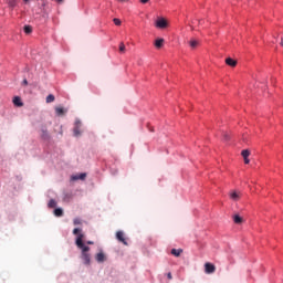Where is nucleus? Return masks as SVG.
<instances>
[{
    "label": "nucleus",
    "mask_w": 283,
    "mask_h": 283,
    "mask_svg": "<svg viewBox=\"0 0 283 283\" xmlns=\"http://www.w3.org/2000/svg\"><path fill=\"white\" fill-rule=\"evenodd\" d=\"M199 24L202 25V20L199 21Z\"/></svg>",
    "instance_id": "obj_35"
},
{
    "label": "nucleus",
    "mask_w": 283,
    "mask_h": 283,
    "mask_svg": "<svg viewBox=\"0 0 283 283\" xmlns=\"http://www.w3.org/2000/svg\"><path fill=\"white\" fill-rule=\"evenodd\" d=\"M142 3H149V0H139Z\"/></svg>",
    "instance_id": "obj_31"
},
{
    "label": "nucleus",
    "mask_w": 283,
    "mask_h": 283,
    "mask_svg": "<svg viewBox=\"0 0 283 283\" xmlns=\"http://www.w3.org/2000/svg\"><path fill=\"white\" fill-rule=\"evenodd\" d=\"M170 253L171 255H175V258H180V255L182 254V249H172Z\"/></svg>",
    "instance_id": "obj_14"
},
{
    "label": "nucleus",
    "mask_w": 283,
    "mask_h": 283,
    "mask_svg": "<svg viewBox=\"0 0 283 283\" xmlns=\"http://www.w3.org/2000/svg\"><path fill=\"white\" fill-rule=\"evenodd\" d=\"M55 114L57 116H63V114H65V108H63V107H55Z\"/></svg>",
    "instance_id": "obj_16"
},
{
    "label": "nucleus",
    "mask_w": 283,
    "mask_h": 283,
    "mask_svg": "<svg viewBox=\"0 0 283 283\" xmlns=\"http://www.w3.org/2000/svg\"><path fill=\"white\" fill-rule=\"evenodd\" d=\"M241 156H243V158H249V156H251V151L244 149L242 150Z\"/></svg>",
    "instance_id": "obj_21"
},
{
    "label": "nucleus",
    "mask_w": 283,
    "mask_h": 283,
    "mask_svg": "<svg viewBox=\"0 0 283 283\" xmlns=\"http://www.w3.org/2000/svg\"><path fill=\"white\" fill-rule=\"evenodd\" d=\"M56 207V200L51 199L48 203L49 209H54Z\"/></svg>",
    "instance_id": "obj_18"
},
{
    "label": "nucleus",
    "mask_w": 283,
    "mask_h": 283,
    "mask_svg": "<svg viewBox=\"0 0 283 283\" xmlns=\"http://www.w3.org/2000/svg\"><path fill=\"white\" fill-rule=\"evenodd\" d=\"M86 177H87L86 174H81V175L77 177V180H85Z\"/></svg>",
    "instance_id": "obj_25"
},
{
    "label": "nucleus",
    "mask_w": 283,
    "mask_h": 283,
    "mask_svg": "<svg viewBox=\"0 0 283 283\" xmlns=\"http://www.w3.org/2000/svg\"><path fill=\"white\" fill-rule=\"evenodd\" d=\"M73 235H77L76 240H75V244L77 247V249H83L87 245H85V243H83V240L85 239V234L83 233V229L80 228H75L73 230Z\"/></svg>",
    "instance_id": "obj_1"
},
{
    "label": "nucleus",
    "mask_w": 283,
    "mask_h": 283,
    "mask_svg": "<svg viewBox=\"0 0 283 283\" xmlns=\"http://www.w3.org/2000/svg\"><path fill=\"white\" fill-rule=\"evenodd\" d=\"M168 280H172L171 272L167 274Z\"/></svg>",
    "instance_id": "obj_30"
},
{
    "label": "nucleus",
    "mask_w": 283,
    "mask_h": 283,
    "mask_svg": "<svg viewBox=\"0 0 283 283\" xmlns=\"http://www.w3.org/2000/svg\"><path fill=\"white\" fill-rule=\"evenodd\" d=\"M54 216H55L56 218H61V217L63 216V209L56 208V209L54 210Z\"/></svg>",
    "instance_id": "obj_17"
},
{
    "label": "nucleus",
    "mask_w": 283,
    "mask_h": 283,
    "mask_svg": "<svg viewBox=\"0 0 283 283\" xmlns=\"http://www.w3.org/2000/svg\"><path fill=\"white\" fill-rule=\"evenodd\" d=\"M95 260H96V262H99V263L105 262V260H106L105 253H103V252L97 253V254L95 255Z\"/></svg>",
    "instance_id": "obj_10"
},
{
    "label": "nucleus",
    "mask_w": 283,
    "mask_h": 283,
    "mask_svg": "<svg viewBox=\"0 0 283 283\" xmlns=\"http://www.w3.org/2000/svg\"><path fill=\"white\" fill-rule=\"evenodd\" d=\"M191 50H196V48H198V45H200V40L198 39H190V41L188 42Z\"/></svg>",
    "instance_id": "obj_9"
},
{
    "label": "nucleus",
    "mask_w": 283,
    "mask_h": 283,
    "mask_svg": "<svg viewBox=\"0 0 283 283\" xmlns=\"http://www.w3.org/2000/svg\"><path fill=\"white\" fill-rule=\"evenodd\" d=\"M54 101H55V97L53 94H50L46 96V103H54Z\"/></svg>",
    "instance_id": "obj_20"
},
{
    "label": "nucleus",
    "mask_w": 283,
    "mask_h": 283,
    "mask_svg": "<svg viewBox=\"0 0 283 283\" xmlns=\"http://www.w3.org/2000/svg\"><path fill=\"white\" fill-rule=\"evenodd\" d=\"M226 63L230 66V67H235V65H238V61L231 59V57H228L226 59Z\"/></svg>",
    "instance_id": "obj_13"
},
{
    "label": "nucleus",
    "mask_w": 283,
    "mask_h": 283,
    "mask_svg": "<svg viewBox=\"0 0 283 283\" xmlns=\"http://www.w3.org/2000/svg\"><path fill=\"white\" fill-rule=\"evenodd\" d=\"M205 272L208 275H211V273H216V265H213L212 263H206L205 264Z\"/></svg>",
    "instance_id": "obj_4"
},
{
    "label": "nucleus",
    "mask_w": 283,
    "mask_h": 283,
    "mask_svg": "<svg viewBox=\"0 0 283 283\" xmlns=\"http://www.w3.org/2000/svg\"><path fill=\"white\" fill-rule=\"evenodd\" d=\"M116 238L118 240V242H122V244H125V247H127V239H125V232L124 231H117L116 232Z\"/></svg>",
    "instance_id": "obj_3"
},
{
    "label": "nucleus",
    "mask_w": 283,
    "mask_h": 283,
    "mask_svg": "<svg viewBox=\"0 0 283 283\" xmlns=\"http://www.w3.org/2000/svg\"><path fill=\"white\" fill-rule=\"evenodd\" d=\"M86 244H94V242L93 241H87Z\"/></svg>",
    "instance_id": "obj_33"
},
{
    "label": "nucleus",
    "mask_w": 283,
    "mask_h": 283,
    "mask_svg": "<svg viewBox=\"0 0 283 283\" xmlns=\"http://www.w3.org/2000/svg\"><path fill=\"white\" fill-rule=\"evenodd\" d=\"M24 32H25V34H32V27L31 25H25L24 27Z\"/></svg>",
    "instance_id": "obj_22"
},
{
    "label": "nucleus",
    "mask_w": 283,
    "mask_h": 283,
    "mask_svg": "<svg viewBox=\"0 0 283 283\" xmlns=\"http://www.w3.org/2000/svg\"><path fill=\"white\" fill-rule=\"evenodd\" d=\"M28 1H30V0H24V3H28Z\"/></svg>",
    "instance_id": "obj_37"
},
{
    "label": "nucleus",
    "mask_w": 283,
    "mask_h": 283,
    "mask_svg": "<svg viewBox=\"0 0 283 283\" xmlns=\"http://www.w3.org/2000/svg\"><path fill=\"white\" fill-rule=\"evenodd\" d=\"M64 0H56L57 3H63Z\"/></svg>",
    "instance_id": "obj_34"
},
{
    "label": "nucleus",
    "mask_w": 283,
    "mask_h": 283,
    "mask_svg": "<svg viewBox=\"0 0 283 283\" xmlns=\"http://www.w3.org/2000/svg\"><path fill=\"white\" fill-rule=\"evenodd\" d=\"M230 198H231V200H234V202H238V200H240V198H242V193L238 192V191H232V192H230Z\"/></svg>",
    "instance_id": "obj_7"
},
{
    "label": "nucleus",
    "mask_w": 283,
    "mask_h": 283,
    "mask_svg": "<svg viewBox=\"0 0 283 283\" xmlns=\"http://www.w3.org/2000/svg\"><path fill=\"white\" fill-rule=\"evenodd\" d=\"M82 251V260L84 262V264H86V266H90V264L92 263V256L90 255V247H84V248H80Z\"/></svg>",
    "instance_id": "obj_2"
},
{
    "label": "nucleus",
    "mask_w": 283,
    "mask_h": 283,
    "mask_svg": "<svg viewBox=\"0 0 283 283\" xmlns=\"http://www.w3.org/2000/svg\"><path fill=\"white\" fill-rule=\"evenodd\" d=\"M164 44H165V39H163V38L157 39L155 41V48H157V50H160V48H163Z\"/></svg>",
    "instance_id": "obj_12"
},
{
    "label": "nucleus",
    "mask_w": 283,
    "mask_h": 283,
    "mask_svg": "<svg viewBox=\"0 0 283 283\" xmlns=\"http://www.w3.org/2000/svg\"><path fill=\"white\" fill-rule=\"evenodd\" d=\"M229 138H230V137H229V134L226 133V134L223 135V139H224V140H229Z\"/></svg>",
    "instance_id": "obj_28"
},
{
    "label": "nucleus",
    "mask_w": 283,
    "mask_h": 283,
    "mask_svg": "<svg viewBox=\"0 0 283 283\" xmlns=\"http://www.w3.org/2000/svg\"><path fill=\"white\" fill-rule=\"evenodd\" d=\"M41 138L42 140H50V133H48V128L45 126L41 128Z\"/></svg>",
    "instance_id": "obj_6"
},
{
    "label": "nucleus",
    "mask_w": 283,
    "mask_h": 283,
    "mask_svg": "<svg viewBox=\"0 0 283 283\" xmlns=\"http://www.w3.org/2000/svg\"><path fill=\"white\" fill-rule=\"evenodd\" d=\"M13 104L17 106V107H23V102H21V97L19 96H15L13 98Z\"/></svg>",
    "instance_id": "obj_15"
},
{
    "label": "nucleus",
    "mask_w": 283,
    "mask_h": 283,
    "mask_svg": "<svg viewBox=\"0 0 283 283\" xmlns=\"http://www.w3.org/2000/svg\"><path fill=\"white\" fill-rule=\"evenodd\" d=\"M9 8H17V0H7Z\"/></svg>",
    "instance_id": "obj_19"
},
{
    "label": "nucleus",
    "mask_w": 283,
    "mask_h": 283,
    "mask_svg": "<svg viewBox=\"0 0 283 283\" xmlns=\"http://www.w3.org/2000/svg\"><path fill=\"white\" fill-rule=\"evenodd\" d=\"M243 159H244V164L249 165V163H250L249 157H244Z\"/></svg>",
    "instance_id": "obj_29"
},
{
    "label": "nucleus",
    "mask_w": 283,
    "mask_h": 283,
    "mask_svg": "<svg viewBox=\"0 0 283 283\" xmlns=\"http://www.w3.org/2000/svg\"><path fill=\"white\" fill-rule=\"evenodd\" d=\"M23 85H28V80H23Z\"/></svg>",
    "instance_id": "obj_32"
},
{
    "label": "nucleus",
    "mask_w": 283,
    "mask_h": 283,
    "mask_svg": "<svg viewBox=\"0 0 283 283\" xmlns=\"http://www.w3.org/2000/svg\"><path fill=\"white\" fill-rule=\"evenodd\" d=\"M81 127H82L81 120L76 119L75 120V126H74V129H73L74 136H81Z\"/></svg>",
    "instance_id": "obj_5"
},
{
    "label": "nucleus",
    "mask_w": 283,
    "mask_h": 283,
    "mask_svg": "<svg viewBox=\"0 0 283 283\" xmlns=\"http://www.w3.org/2000/svg\"><path fill=\"white\" fill-rule=\"evenodd\" d=\"M42 6H43V8H45V3H43Z\"/></svg>",
    "instance_id": "obj_38"
},
{
    "label": "nucleus",
    "mask_w": 283,
    "mask_h": 283,
    "mask_svg": "<svg viewBox=\"0 0 283 283\" xmlns=\"http://www.w3.org/2000/svg\"><path fill=\"white\" fill-rule=\"evenodd\" d=\"M42 17H44V18L48 17V11L45 10V8H43V10H42Z\"/></svg>",
    "instance_id": "obj_27"
},
{
    "label": "nucleus",
    "mask_w": 283,
    "mask_h": 283,
    "mask_svg": "<svg viewBox=\"0 0 283 283\" xmlns=\"http://www.w3.org/2000/svg\"><path fill=\"white\" fill-rule=\"evenodd\" d=\"M73 224H74L75 227H78V224H83V221H82L81 219H78V218H75V219L73 220Z\"/></svg>",
    "instance_id": "obj_24"
},
{
    "label": "nucleus",
    "mask_w": 283,
    "mask_h": 283,
    "mask_svg": "<svg viewBox=\"0 0 283 283\" xmlns=\"http://www.w3.org/2000/svg\"><path fill=\"white\" fill-rule=\"evenodd\" d=\"M118 1L123 2V1H129V0H118Z\"/></svg>",
    "instance_id": "obj_36"
},
{
    "label": "nucleus",
    "mask_w": 283,
    "mask_h": 283,
    "mask_svg": "<svg viewBox=\"0 0 283 283\" xmlns=\"http://www.w3.org/2000/svg\"><path fill=\"white\" fill-rule=\"evenodd\" d=\"M125 43L124 42H120L119 43V52L122 53V54H125Z\"/></svg>",
    "instance_id": "obj_23"
},
{
    "label": "nucleus",
    "mask_w": 283,
    "mask_h": 283,
    "mask_svg": "<svg viewBox=\"0 0 283 283\" xmlns=\"http://www.w3.org/2000/svg\"><path fill=\"white\" fill-rule=\"evenodd\" d=\"M156 28H160L161 30H165V28H167V20L165 19L157 20Z\"/></svg>",
    "instance_id": "obj_8"
},
{
    "label": "nucleus",
    "mask_w": 283,
    "mask_h": 283,
    "mask_svg": "<svg viewBox=\"0 0 283 283\" xmlns=\"http://www.w3.org/2000/svg\"><path fill=\"white\" fill-rule=\"evenodd\" d=\"M232 220H233L234 224H242V222H244V219H242V217H240V214H234L232 217Z\"/></svg>",
    "instance_id": "obj_11"
},
{
    "label": "nucleus",
    "mask_w": 283,
    "mask_h": 283,
    "mask_svg": "<svg viewBox=\"0 0 283 283\" xmlns=\"http://www.w3.org/2000/svg\"><path fill=\"white\" fill-rule=\"evenodd\" d=\"M113 23H115V25H120V19H118V18H115L114 20H113Z\"/></svg>",
    "instance_id": "obj_26"
}]
</instances>
